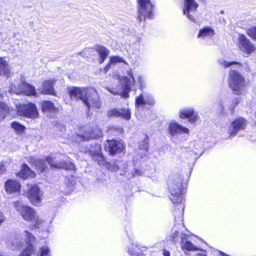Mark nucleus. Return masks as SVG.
Instances as JSON below:
<instances>
[{"label": "nucleus", "mask_w": 256, "mask_h": 256, "mask_svg": "<svg viewBox=\"0 0 256 256\" xmlns=\"http://www.w3.org/2000/svg\"><path fill=\"white\" fill-rule=\"evenodd\" d=\"M219 63L223 66L224 68H228L230 66L232 65L233 64H237L239 66H241L242 64L238 62H236V61H232V62H227L225 60H224L221 59L219 60Z\"/></svg>", "instance_id": "obj_38"}, {"label": "nucleus", "mask_w": 256, "mask_h": 256, "mask_svg": "<svg viewBox=\"0 0 256 256\" xmlns=\"http://www.w3.org/2000/svg\"><path fill=\"white\" fill-rule=\"evenodd\" d=\"M142 172L139 170L138 169H135L133 176H140L142 174Z\"/></svg>", "instance_id": "obj_44"}, {"label": "nucleus", "mask_w": 256, "mask_h": 256, "mask_svg": "<svg viewBox=\"0 0 256 256\" xmlns=\"http://www.w3.org/2000/svg\"><path fill=\"white\" fill-rule=\"evenodd\" d=\"M11 126L18 134H22L26 128L24 126L16 122H12Z\"/></svg>", "instance_id": "obj_37"}, {"label": "nucleus", "mask_w": 256, "mask_h": 256, "mask_svg": "<svg viewBox=\"0 0 256 256\" xmlns=\"http://www.w3.org/2000/svg\"><path fill=\"white\" fill-rule=\"evenodd\" d=\"M36 256H51L50 248L47 246L40 247L37 252Z\"/></svg>", "instance_id": "obj_36"}, {"label": "nucleus", "mask_w": 256, "mask_h": 256, "mask_svg": "<svg viewBox=\"0 0 256 256\" xmlns=\"http://www.w3.org/2000/svg\"><path fill=\"white\" fill-rule=\"evenodd\" d=\"M188 239V236L185 234L180 232L179 230H174L169 236L168 240L172 241L174 244H182L184 240Z\"/></svg>", "instance_id": "obj_24"}, {"label": "nucleus", "mask_w": 256, "mask_h": 256, "mask_svg": "<svg viewBox=\"0 0 256 256\" xmlns=\"http://www.w3.org/2000/svg\"><path fill=\"white\" fill-rule=\"evenodd\" d=\"M149 138L146 135L145 138L139 142L138 154L141 158H146L148 154Z\"/></svg>", "instance_id": "obj_22"}, {"label": "nucleus", "mask_w": 256, "mask_h": 256, "mask_svg": "<svg viewBox=\"0 0 256 256\" xmlns=\"http://www.w3.org/2000/svg\"><path fill=\"white\" fill-rule=\"evenodd\" d=\"M122 131H123V129H122V128H118V132H122Z\"/></svg>", "instance_id": "obj_50"}, {"label": "nucleus", "mask_w": 256, "mask_h": 256, "mask_svg": "<svg viewBox=\"0 0 256 256\" xmlns=\"http://www.w3.org/2000/svg\"><path fill=\"white\" fill-rule=\"evenodd\" d=\"M101 136V132L100 130L96 129L95 130H90L88 132H86L84 134L80 136L82 141L88 140L90 139H96Z\"/></svg>", "instance_id": "obj_30"}, {"label": "nucleus", "mask_w": 256, "mask_h": 256, "mask_svg": "<svg viewBox=\"0 0 256 256\" xmlns=\"http://www.w3.org/2000/svg\"><path fill=\"white\" fill-rule=\"evenodd\" d=\"M34 163L36 168L41 172H44L47 168L46 162L44 160L36 159L34 160Z\"/></svg>", "instance_id": "obj_34"}, {"label": "nucleus", "mask_w": 256, "mask_h": 256, "mask_svg": "<svg viewBox=\"0 0 256 256\" xmlns=\"http://www.w3.org/2000/svg\"><path fill=\"white\" fill-rule=\"evenodd\" d=\"M0 256H2L1 255H0Z\"/></svg>", "instance_id": "obj_52"}, {"label": "nucleus", "mask_w": 256, "mask_h": 256, "mask_svg": "<svg viewBox=\"0 0 256 256\" xmlns=\"http://www.w3.org/2000/svg\"><path fill=\"white\" fill-rule=\"evenodd\" d=\"M127 74L128 76H124L120 80L122 90L108 88V90L110 93L114 95H120L124 98L130 96L129 93L132 90V87L136 82V80L132 70L128 71Z\"/></svg>", "instance_id": "obj_2"}, {"label": "nucleus", "mask_w": 256, "mask_h": 256, "mask_svg": "<svg viewBox=\"0 0 256 256\" xmlns=\"http://www.w3.org/2000/svg\"><path fill=\"white\" fill-rule=\"evenodd\" d=\"M71 99L80 100L84 103L88 96V90L84 88L72 87L68 91Z\"/></svg>", "instance_id": "obj_14"}, {"label": "nucleus", "mask_w": 256, "mask_h": 256, "mask_svg": "<svg viewBox=\"0 0 256 256\" xmlns=\"http://www.w3.org/2000/svg\"><path fill=\"white\" fill-rule=\"evenodd\" d=\"M14 205L16 210L20 212L24 220L29 222H38V217L33 208L29 206L24 205L20 201L14 202Z\"/></svg>", "instance_id": "obj_7"}, {"label": "nucleus", "mask_w": 256, "mask_h": 256, "mask_svg": "<svg viewBox=\"0 0 256 256\" xmlns=\"http://www.w3.org/2000/svg\"><path fill=\"white\" fill-rule=\"evenodd\" d=\"M112 64H110V62H109V64H106V66L104 68V71L105 72V73H106L107 72L110 70V65Z\"/></svg>", "instance_id": "obj_45"}, {"label": "nucleus", "mask_w": 256, "mask_h": 256, "mask_svg": "<svg viewBox=\"0 0 256 256\" xmlns=\"http://www.w3.org/2000/svg\"><path fill=\"white\" fill-rule=\"evenodd\" d=\"M138 2V19L140 22L147 18L149 19L152 18L154 6L150 0H137Z\"/></svg>", "instance_id": "obj_5"}, {"label": "nucleus", "mask_w": 256, "mask_h": 256, "mask_svg": "<svg viewBox=\"0 0 256 256\" xmlns=\"http://www.w3.org/2000/svg\"><path fill=\"white\" fill-rule=\"evenodd\" d=\"M17 110L20 115L29 118H34L38 116V112L36 104L32 102L20 104L17 106Z\"/></svg>", "instance_id": "obj_10"}, {"label": "nucleus", "mask_w": 256, "mask_h": 256, "mask_svg": "<svg viewBox=\"0 0 256 256\" xmlns=\"http://www.w3.org/2000/svg\"><path fill=\"white\" fill-rule=\"evenodd\" d=\"M107 116L108 117H122L126 120H129L131 117V112L128 109L115 108L109 110L108 112Z\"/></svg>", "instance_id": "obj_20"}, {"label": "nucleus", "mask_w": 256, "mask_h": 256, "mask_svg": "<svg viewBox=\"0 0 256 256\" xmlns=\"http://www.w3.org/2000/svg\"><path fill=\"white\" fill-rule=\"evenodd\" d=\"M84 104L88 110L92 108H100L102 106V102L96 94H94L90 98L88 96L84 100Z\"/></svg>", "instance_id": "obj_21"}, {"label": "nucleus", "mask_w": 256, "mask_h": 256, "mask_svg": "<svg viewBox=\"0 0 256 256\" xmlns=\"http://www.w3.org/2000/svg\"><path fill=\"white\" fill-rule=\"evenodd\" d=\"M247 124L248 121L242 117L234 120L228 128L229 138L235 136L240 131L244 130Z\"/></svg>", "instance_id": "obj_11"}, {"label": "nucleus", "mask_w": 256, "mask_h": 256, "mask_svg": "<svg viewBox=\"0 0 256 256\" xmlns=\"http://www.w3.org/2000/svg\"><path fill=\"white\" fill-rule=\"evenodd\" d=\"M245 80L243 76L238 72L231 70L230 72L228 84L236 94H239L244 87Z\"/></svg>", "instance_id": "obj_4"}, {"label": "nucleus", "mask_w": 256, "mask_h": 256, "mask_svg": "<svg viewBox=\"0 0 256 256\" xmlns=\"http://www.w3.org/2000/svg\"><path fill=\"white\" fill-rule=\"evenodd\" d=\"M240 101L238 98H234L232 100V105L233 106L232 110H231V108H230V110L232 114H233L234 112V110L236 106L239 103Z\"/></svg>", "instance_id": "obj_42"}, {"label": "nucleus", "mask_w": 256, "mask_h": 256, "mask_svg": "<svg viewBox=\"0 0 256 256\" xmlns=\"http://www.w3.org/2000/svg\"><path fill=\"white\" fill-rule=\"evenodd\" d=\"M182 250L186 254H188L189 252L196 251L199 250V248L194 244L191 242L186 239L184 240L180 244Z\"/></svg>", "instance_id": "obj_29"}, {"label": "nucleus", "mask_w": 256, "mask_h": 256, "mask_svg": "<svg viewBox=\"0 0 256 256\" xmlns=\"http://www.w3.org/2000/svg\"><path fill=\"white\" fill-rule=\"evenodd\" d=\"M106 166L110 171L117 172L119 170L118 166L116 164L106 163Z\"/></svg>", "instance_id": "obj_41"}, {"label": "nucleus", "mask_w": 256, "mask_h": 256, "mask_svg": "<svg viewBox=\"0 0 256 256\" xmlns=\"http://www.w3.org/2000/svg\"><path fill=\"white\" fill-rule=\"evenodd\" d=\"M6 168H4V166L3 164H0V175L2 174L5 171Z\"/></svg>", "instance_id": "obj_46"}, {"label": "nucleus", "mask_w": 256, "mask_h": 256, "mask_svg": "<svg viewBox=\"0 0 256 256\" xmlns=\"http://www.w3.org/2000/svg\"><path fill=\"white\" fill-rule=\"evenodd\" d=\"M34 176V172L26 164L22 166L21 170L18 173V176L24 179L33 177Z\"/></svg>", "instance_id": "obj_31"}, {"label": "nucleus", "mask_w": 256, "mask_h": 256, "mask_svg": "<svg viewBox=\"0 0 256 256\" xmlns=\"http://www.w3.org/2000/svg\"><path fill=\"white\" fill-rule=\"evenodd\" d=\"M248 35L254 40H256V26L248 29L246 32Z\"/></svg>", "instance_id": "obj_39"}, {"label": "nucleus", "mask_w": 256, "mask_h": 256, "mask_svg": "<svg viewBox=\"0 0 256 256\" xmlns=\"http://www.w3.org/2000/svg\"><path fill=\"white\" fill-rule=\"evenodd\" d=\"M148 248L145 246H141L137 244H132L128 247V252L129 254L133 256H145L142 252H146L148 250Z\"/></svg>", "instance_id": "obj_23"}, {"label": "nucleus", "mask_w": 256, "mask_h": 256, "mask_svg": "<svg viewBox=\"0 0 256 256\" xmlns=\"http://www.w3.org/2000/svg\"><path fill=\"white\" fill-rule=\"evenodd\" d=\"M168 133L172 136L182 134H188L189 129L180 125L176 122H172L168 125Z\"/></svg>", "instance_id": "obj_18"}, {"label": "nucleus", "mask_w": 256, "mask_h": 256, "mask_svg": "<svg viewBox=\"0 0 256 256\" xmlns=\"http://www.w3.org/2000/svg\"><path fill=\"white\" fill-rule=\"evenodd\" d=\"M5 76L8 78L10 75V69L6 62L2 58H0V76Z\"/></svg>", "instance_id": "obj_32"}, {"label": "nucleus", "mask_w": 256, "mask_h": 256, "mask_svg": "<svg viewBox=\"0 0 256 256\" xmlns=\"http://www.w3.org/2000/svg\"><path fill=\"white\" fill-rule=\"evenodd\" d=\"M26 238H25L26 246L20 254L19 256H31L34 252L36 245V237L27 230L24 231Z\"/></svg>", "instance_id": "obj_8"}, {"label": "nucleus", "mask_w": 256, "mask_h": 256, "mask_svg": "<svg viewBox=\"0 0 256 256\" xmlns=\"http://www.w3.org/2000/svg\"><path fill=\"white\" fill-rule=\"evenodd\" d=\"M232 107H233V106L231 105L230 106V108H231V110H232Z\"/></svg>", "instance_id": "obj_51"}, {"label": "nucleus", "mask_w": 256, "mask_h": 256, "mask_svg": "<svg viewBox=\"0 0 256 256\" xmlns=\"http://www.w3.org/2000/svg\"><path fill=\"white\" fill-rule=\"evenodd\" d=\"M138 82L140 84V88L142 92L140 96L136 98L135 104L136 108L144 105L154 106L155 100L153 96L150 93L144 92L145 88L144 78L142 76L139 75L137 78Z\"/></svg>", "instance_id": "obj_3"}, {"label": "nucleus", "mask_w": 256, "mask_h": 256, "mask_svg": "<svg viewBox=\"0 0 256 256\" xmlns=\"http://www.w3.org/2000/svg\"><path fill=\"white\" fill-rule=\"evenodd\" d=\"M85 153H88L91 158L100 166H104L106 164L102 152L101 146L96 142L87 145Z\"/></svg>", "instance_id": "obj_6"}, {"label": "nucleus", "mask_w": 256, "mask_h": 256, "mask_svg": "<svg viewBox=\"0 0 256 256\" xmlns=\"http://www.w3.org/2000/svg\"><path fill=\"white\" fill-rule=\"evenodd\" d=\"M224 107L222 106H221V108H220V113H221V114H224Z\"/></svg>", "instance_id": "obj_49"}, {"label": "nucleus", "mask_w": 256, "mask_h": 256, "mask_svg": "<svg viewBox=\"0 0 256 256\" xmlns=\"http://www.w3.org/2000/svg\"><path fill=\"white\" fill-rule=\"evenodd\" d=\"M196 256H206V255L204 253L198 254Z\"/></svg>", "instance_id": "obj_48"}, {"label": "nucleus", "mask_w": 256, "mask_h": 256, "mask_svg": "<svg viewBox=\"0 0 256 256\" xmlns=\"http://www.w3.org/2000/svg\"><path fill=\"white\" fill-rule=\"evenodd\" d=\"M118 62L126 63V62L119 56H116L110 58V64H114Z\"/></svg>", "instance_id": "obj_40"}, {"label": "nucleus", "mask_w": 256, "mask_h": 256, "mask_svg": "<svg viewBox=\"0 0 256 256\" xmlns=\"http://www.w3.org/2000/svg\"><path fill=\"white\" fill-rule=\"evenodd\" d=\"M26 195L30 202L34 206H38L42 202V192L36 184L31 185L26 192Z\"/></svg>", "instance_id": "obj_13"}, {"label": "nucleus", "mask_w": 256, "mask_h": 256, "mask_svg": "<svg viewBox=\"0 0 256 256\" xmlns=\"http://www.w3.org/2000/svg\"><path fill=\"white\" fill-rule=\"evenodd\" d=\"M182 181V177L180 175L172 176L168 180V188L171 194L170 198L174 204H181L182 202L184 192Z\"/></svg>", "instance_id": "obj_1"}, {"label": "nucleus", "mask_w": 256, "mask_h": 256, "mask_svg": "<svg viewBox=\"0 0 256 256\" xmlns=\"http://www.w3.org/2000/svg\"><path fill=\"white\" fill-rule=\"evenodd\" d=\"M6 190L9 194L17 192L20 188V184L14 180H8L5 184Z\"/></svg>", "instance_id": "obj_26"}, {"label": "nucleus", "mask_w": 256, "mask_h": 256, "mask_svg": "<svg viewBox=\"0 0 256 256\" xmlns=\"http://www.w3.org/2000/svg\"><path fill=\"white\" fill-rule=\"evenodd\" d=\"M104 148L110 154L114 155L121 152L124 148V146L122 142L118 140H107Z\"/></svg>", "instance_id": "obj_15"}, {"label": "nucleus", "mask_w": 256, "mask_h": 256, "mask_svg": "<svg viewBox=\"0 0 256 256\" xmlns=\"http://www.w3.org/2000/svg\"><path fill=\"white\" fill-rule=\"evenodd\" d=\"M198 6V4L194 0H184V8L183 10L184 14L187 16V17L192 21H194V18L190 12H195Z\"/></svg>", "instance_id": "obj_19"}, {"label": "nucleus", "mask_w": 256, "mask_h": 256, "mask_svg": "<svg viewBox=\"0 0 256 256\" xmlns=\"http://www.w3.org/2000/svg\"><path fill=\"white\" fill-rule=\"evenodd\" d=\"M54 80H46L42 84V88L41 94H50L55 96L56 92L54 88Z\"/></svg>", "instance_id": "obj_25"}, {"label": "nucleus", "mask_w": 256, "mask_h": 256, "mask_svg": "<svg viewBox=\"0 0 256 256\" xmlns=\"http://www.w3.org/2000/svg\"><path fill=\"white\" fill-rule=\"evenodd\" d=\"M8 112V106L3 102H0V121L3 120Z\"/></svg>", "instance_id": "obj_35"}, {"label": "nucleus", "mask_w": 256, "mask_h": 256, "mask_svg": "<svg viewBox=\"0 0 256 256\" xmlns=\"http://www.w3.org/2000/svg\"><path fill=\"white\" fill-rule=\"evenodd\" d=\"M42 110L43 112H50L56 113L58 112V108L50 100H44L41 103Z\"/></svg>", "instance_id": "obj_28"}, {"label": "nucleus", "mask_w": 256, "mask_h": 256, "mask_svg": "<svg viewBox=\"0 0 256 256\" xmlns=\"http://www.w3.org/2000/svg\"><path fill=\"white\" fill-rule=\"evenodd\" d=\"M96 50L99 55V63H103L108 56L110 54V50L106 47L100 45L96 46Z\"/></svg>", "instance_id": "obj_27"}, {"label": "nucleus", "mask_w": 256, "mask_h": 256, "mask_svg": "<svg viewBox=\"0 0 256 256\" xmlns=\"http://www.w3.org/2000/svg\"><path fill=\"white\" fill-rule=\"evenodd\" d=\"M46 162H48L52 168H62L66 170H74V164L70 162H54L52 158L50 157H46Z\"/></svg>", "instance_id": "obj_16"}, {"label": "nucleus", "mask_w": 256, "mask_h": 256, "mask_svg": "<svg viewBox=\"0 0 256 256\" xmlns=\"http://www.w3.org/2000/svg\"><path fill=\"white\" fill-rule=\"evenodd\" d=\"M179 116L180 118H188L190 123H194L198 118V114L192 108L182 109L180 111Z\"/></svg>", "instance_id": "obj_17"}, {"label": "nucleus", "mask_w": 256, "mask_h": 256, "mask_svg": "<svg viewBox=\"0 0 256 256\" xmlns=\"http://www.w3.org/2000/svg\"><path fill=\"white\" fill-rule=\"evenodd\" d=\"M10 93H14L17 94H24L28 96H36V92L34 86L24 82H22L16 88L15 86H12L9 90Z\"/></svg>", "instance_id": "obj_9"}, {"label": "nucleus", "mask_w": 256, "mask_h": 256, "mask_svg": "<svg viewBox=\"0 0 256 256\" xmlns=\"http://www.w3.org/2000/svg\"><path fill=\"white\" fill-rule=\"evenodd\" d=\"M238 46L240 51L248 55L252 54L256 50L254 44L243 34L239 35Z\"/></svg>", "instance_id": "obj_12"}, {"label": "nucleus", "mask_w": 256, "mask_h": 256, "mask_svg": "<svg viewBox=\"0 0 256 256\" xmlns=\"http://www.w3.org/2000/svg\"><path fill=\"white\" fill-rule=\"evenodd\" d=\"M214 34V30L208 26H206L200 29L198 34V38H204V37H212Z\"/></svg>", "instance_id": "obj_33"}, {"label": "nucleus", "mask_w": 256, "mask_h": 256, "mask_svg": "<svg viewBox=\"0 0 256 256\" xmlns=\"http://www.w3.org/2000/svg\"><path fill=\"white\" fill-rule=\"evenodd\" d=\"M178 206L179 208H180L181 210H179V216L178 217V218L181 222H182V216L184 212V206L183 204H180V205H178Z\"/></svg>", "instance_id": "obj_43"}, {"label": "nucleus", "mask_w": 256, "mask_h": 256, "mask_svg": "<svg viewBox=\"0 0 256 256\" xmlns=\"http://www.w3.org/2000/svg\"><path fill=\"white\" fill-rule=\"evenodd\" d=\"M163 255H164V256H170V254L168 250H163Z\"/></svg>", "instance_id": "obj_47"}]
</instances>
